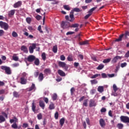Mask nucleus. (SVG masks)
<instances>
[{
    "label": "nucleus",
    "instance_id": "f257e3e1",
    "mask_svg": "<svg viewBox=\"0 0 129 129\" xmlns=\"http://www.w3.org/2000/svg\"><path fill=\"white\" fill-rule=\"evenodd\" d=\"M1 69L4 70L5 71V74H7V75H11V74H12V70L11 69V68L9 67L2 66L1 67Z\"/></svg>",
    "mask_w": 129,
    "mask_h": 129
},
{
    "label": "nucleus",
    "instance_id": "f03ea898",
    "mask_svg": "<svg viewBox=\"0 0 129 129\" xmlns=\"http://www.w3.org/2000/svg\"><path fill=\"white\" fill-rule=\"evenodd\" d=\"M61 27L62 29H68V28H70V23L67 21H62L61 24Z\"/></svg>",
    "mask_w": 129,
    "mask_h": 129
},
{
    "label": "nucleus",
    "instance_id": "7ed1b4c3",
    "mask_svg": "<svg viewBox=\"0 0 129 129\" xmlns=\"http://www.w3.org/2000/svg\"><path fill=\"white\" fill-rule=\"evenodd\" d=\"M0 27L2 29H4L5 31H7L9 29V24L3 21H0Z\"/></svg>",
    "mask_w": 129,
    "mask_h": 129
},
{
    "label": "nucleus",
    "instance_id": "20e7f679",
    "mask_svg": "<svg viewBox=\"0 0 129 129\" xmlns=\"http://www.w3.org/2000/svg\"><path fill=\"white\" fill-rule=\"evenodd\" d=\"M65 19L67 21H69V22H71V23H72L74 22V20H75V17H74V15L70 14V16H66Z\"/></svg>",
    "mask_w": 129,
    "mask_h": 129
},
{
    "label": "nucleus",
    "instance_id": "39448f33",
    "mask_svg": "<svg viewBox=\"0 0 129 129\" xmlns=\"http://www.w3.org/2000/svg\"><path fill=\"white\" fill-rule=\"evenodd\" d=\"M120 119L122 122L124 123H129V117L127 116H121Z\"/></svg>",
    "mask_w": 129,
    "mask_h": 129
},
{
    "label": "nucleus",
    "instance_id": "423d86ee",
    "mask_svg": "<svg viewBox=\"0 0 129 129\" xmlns=\"http://www.w3.org/2000/svg\"><path fill=\"white\" fill-rule=\"evenodd\" d=\"M35 59H36V57L33 55H29L28 57L26 58L27 61L30 62H34Z\"/></svg>",
    "mask_w": 129,
    "mask_h": 129
},
{
    "label": "nucleus",
    "instance_id": "0eeeda50",
    "mask_svg": "<svg viewBox=\"0 0 129 129\" xmlns=\"http://www.w3.org/2000/svg\"><path fill=\"white\" fill-rule=\"evenodd\" d=\"M36 86L35 85V84L32 83L31 86L29 88H28L27 89V90L28 91H32V90H33L34 91H36Z\"/></svg>",
    "mask_w": 129,
    "mask_h": 129
},
{
    "label": "nucleus",
    "instance_id": "6e6552de",
    "mask_svg": "<svg viewBox=\"0 0 129 129\" xmlns=\"http://www.w3.org/2000/svg\"><path fill=\"white\" fill-rule=\"evenodd\" d=\"M22 1H18V2L14 4L13 7L15 9H17L18 8H20V7L22 6Z\"/></svg>",
    "mask_w": 129,
    "mask_h": 129
},
{
    "label": "nucleus",
    "instance_id": "1a4fd4ad",
    "mask_svg": "<svg viewBox=\"0 0 129 129\" xmlns=\"http://www.w3.org/2000/svg\"><path fill=\"white\" fill-rule=\"evenodd\" d=\"M93 106H96V103L93 99H91L89 102V107H93Z\"/></svg>",
    "mask_w": 129,
    "mask_h": 129
},
{
    "label": "nucleus",
    "instance_id": "9d476101",
    "mask_svg": "<svg viewBox=\"0 0 129 129\" xmlns=\"http://www.w3.org/2000/svg\"><path fill=\"white\" fill-rule=\"evenodd\" d=\"M99 123L101 127H104L105 126V121L103 118H101L99 120Z\"/></svg>",
    "mask_w": 129,
    "mask_h": 129
},
{
    "label": "nucleus",
    "instance_id": "9b49d317",
    "mask_svg": "<svg viewBox=\"0 0 129 129\" xmlns=\"http://www.w3.org/2000/svg\"><path fill=\"white\" fill-rule=\"evenodd\" d=\"M13 94L14 97H15V98H20V97L21 96V94L16 91L13 92Z\"/></svg>",
    "mask_w": 129,
    "mask_h": 129
},
{
    "label": "nucleus",
    "instance_id": "f8f14e48",
    "mask_svg": "<svg viewBox=\"0 0 129 129\" xmlns=\"http://www.w3.org/2000/svg\"><path fill=\"white\" fill-rule=\"evenodd\" d=\"M118 59H119L120 60V59H121V56H120L118 55L115 56L112 59V62L113 63H116V62H117V60H118Z\"/></svg>",
    "mask_w": 129,
    "mask_h": 129
},
{
    "label": "nucleus",
    "instance_id": "ddd939ff",
    "mask_svg": "<svg viewBox=\"0 0 129 129\" xmlns=\"http://www.w3.org/2000/svg\"><path fill=\"white\" fill-rule=\"evenodd\" d=\"M57 73L59 74V75H60V76H61L62 77L66 76V74L63 72V71L61 70H58L57 71Z\"/></svg>",
    "mask_w": 129,
    "mask_h": 129
},
{
    "label": "nucleus",
    "instance_id": "4468645a",
    "mask_svg": "<svg viewBox=\"0 0 129 129\" xmlns=\"http://www.w3.org/2000/svg\"><path fill=\"white\" fill-rule=\"evenodd\" d=\"M123 36H124V34H122L119 35V38L115 40V42H121V41H122V38H123Z\"/></svg>",
    "mask_w": 129,
    "mask_h": 129
},
{
    "label": "nucleus",
    "instance_id": "2eb2a0df",
    "mask_svg": "<svg viewBox=\"0 0 129 129\" xmlns=\"http://www.w3.org/2000/svg\"><path fill=\"white\" fill-rule=\"evenodd\" d=\"M21 84H27V78H20Z\"/></svg>",
    "mask_w": 129,
    "mask_h": 129
},
{
    "label": "nucleus",
    "instance_id": "dca6fc26",
    "mask_svg": "<svg viewBox=\"0 0 129 129\" xmlns=\"http://www.w3.org/2000/svg\"><path fill=\"white\" fill-rule=\"evenodd\" d=\"M24 36L28 37V39H33L34 38V36H33L32 35H31V34L29 35V33H28L27 32H25L24 33Z\"/></svg>",
    "mask_w": 129,
    "mask_h": 129
},
{
    "label": "nucleus",
    "instance_id": "f3484780",
    "mask_svg": "<svg viewBox=\"0 0 129 129\" xmlns=\"http://www.w3.org/2000/svg\"><path fill=\"white\" fill-rule=\"evenodd\" d=\"M21 51H23L24 53H28V48H27V46L25 45L21 46Z\"/></svg>",
    "mask_w": 129,
    "mask_h": 129
},
{
    "label": "nucleus",
    "instance_id": "a211bd4d",
    "mask_svg": "<svg viewBox=\"0 0 129 129\" xmlns=\"http://www.w3.org/2000/svg\"><path fill=\"white\" fill-rule=\"evenodd\" d=\"M44 79V74L43 73H39V75L38 76V80L39 81H43V80Z\"/></svg>",
    "mask_w": 129,
    "mask_h": 129
},
{
    "label": "nucleus",
    "instance_id": "6ab92c4d",
    "mask_svg": "<svg viewBox=\"0 0 129 129\" xmlns=\"http://www.w3.org/2000/svg\"><path fill=\"white\" fill-rule=\"evenodd\" d=\"M58 66L59 67H62V68H64V67H66V63L63 61H58Z\"/></svg>",
    "mask_w": 129,
    "mask_h": 129
},
{
    "label": "nucleus",
    "instance_id": "aec40b11",
    "mask_svg": "<svg viewBox=\"0 0 129 129\" xmlns=\"http://www.w3.org/2000/svg\"><path fill=\"white\" fill-rule=\"evenodd\" d=\"M39 106L41 107L42 109H45V103L43 101H39Z\"/></svg>",
    "mask_w": 129,
    "mask_h": 129
},
{
    "label": "nucleus",
    "instance_id": "412c9836",
    "mask_svg": "<svg viewBox=\"0 0 129 129\" xmlns=\"http://www.w3.org/2000/svg\"><path fill=\"white\" fill-rule=\"evenodd\" d=\"M15 13H16V10H12L9 12L8 15L9 17H12L15 15Z\"/></svg>",
    "mask_w": 129,
    "mask_h": 129
},
{
    "label": "nucleus",
    "instance_id": "4be33fe9",
    "mask_svg": "<svg viewBox=\"0 0 129 129\" xmlns=\"http://www.w3.org/2000/svg\"><path fill=\"white\" fill-rule=\"evenodd\" d=\"M65 122V118L62 117L59 120V124L61 126H63L64 123Z\"/></svg>",
    "mask_w": 129,
    "mask_h": 129
},
{
    "label": "nucleus",
    "instance_id": "5701e85b",
    "mask_svg": "<svg viewBox=\"0 0 129 129\" xmlns=\"http://www.w3.org/2000/svg\"><path fill=\"white\" fill-rule=\"evenodd\" d=\"M88 44H89L88 40H85L84 41L79 42V45H80L81 46H82L83 45H88Z\"/></svg>",
    "mask_w": 129,
    "mask_h": 129
},
{
    "label": "nucleus",
    "instance_id": "b1692460",
    "mask_svg": "<svg viewBox=\"0 0 129 129\" xmlns=\"http://www.w3.org/2000/svg\"><path fill=\"white\" fill-rule=\"evenodd\" d=\"M68 61H69L70 62H72L73 61V56L72 54H69V55L67 57Z\"/></svg>",
    "mask_w": 129,
    "mask_h": 129
},
{
    "label": "nucleus",
    "instance_id": "393cba45",
    "mask_svg": "<svg viewBox=\"0 0 129 129\" xmlns=\"http://www.w3.org/2000/svg\"><path fill=\"white\" fill-rule=\"evenodd\" d=\"M49 109H50V110H52V109H55V105L53 102L50 103L49 104Z\"/></svg>",
    "mask_w": 129,
    "mask_h": 129
},
{
    "label": "nucleus",
    "instance_id": "a878e982",
    "mask_svg": "<svg viewBox=\"0 0 129 129\" xmlns=\"http://www.w3.org/2000/svg\"><path fill=\"white\" fill-rule=\"evenodd\" d=\"M34 64L36 66H39V65H40V60H39V58H35V59Z\"/></svg>",
    "mask_w": 129,
    "mask_h": 129
},
{
    "label": "nucleus",
    "instance_id": "bb28decb",
    "mask_svg": "<svg viewBox=\"0 0 129 129\" xmlns=\"http://www.w3.org/2000/svg\"><path fill=\"white\" fill-rule=\"evenodd\" d=\"M45 74H51V70L50 69H45L44 71Z\"/></svg>",
    "mask_w": 129,
    "mask_h": 129
},
{
    "label": "nucleus",
    "instance_id": "cd10ccee",
    "mask_svg": "<svg viewBox=\"0 0 129 129\" xmlns=\"http://www.w3.org/2000/svg\"><path fill=\"white\" fill-rule=\"evenodd\" d=\"M58 51V47L57 45H55L52 48V52L53 53H57V51Z\"/></svg>",
    "mask_w": 129,
    "mask_h": 129
},
{
    "label": "nucleus",
    "instance_id": "c85d7f7f",
    "mask_svg": "<svg viewBox=\"0 0 129 129\" xmlns=\"http://www.w3.org/2000/svg\"><path fill=\"white\" fill-rule=\"evenodd\" d=\"M18 121V118L16 117H14V119H11L10 120V122L13 123V122H17Z\"/></svg>",
    "mask_w": 129,
    "mask_h": 129
},
{
    "label": "nucleus",
    "instance_id": "c756f323",
    "mask_svg": "<svg viewBox=\"0 0 129 129\" xmlns=\"http://www.w3.org/2000/svg\"><path fill=\"white\" fill-rule=\"evenodd\" d=\"M104 68V65L102 64H99L98 67L96 68L97 70H101Z\"/></svg>",
    "mask_w": 129,
    "mask_h": 129
},
{
    "label": "nucleus",
    "instance_id": "7c9ffc66",
    "mask_svg": "<svg viewBox=\"0 0 129 129\" xmlns=\"http://www.w3.org/2000/svg\"><path fill=\"white\" fill-rule=\"evenodd\" d=\"M116 126L119 129H121L123 128V124L119 123L116 125Z\"/></svg>",
    "mask_w": 129,
    "mask_h": 129
},
{
    "label": "nucleus",
    "instance_id": "2f4dec72",
    "mask_svg": "<svg viewBox=\"0 0 129 129\" xmlns=\"http://www.w3.org/2000/svg\"><path fill=\"white\" fill-rule=\"evenodd\" d=\"M12 36L13 37V38H17L18 37V33L16 32V31H13L12 33Z\"/></svg>",
    "mask_w": 129,
    "mask_h": 129
},
{
    "label": "nucleus",
    "instance_id": "473e14b6",
    "mask_svg": "<svg viewBox=\"0 0 129 129\" xmlns=\"http://www.w3.org/2000/svg\"><path fill=\"white\" fill-rule=\"evenodd\" d=\"M63 9L66 11H70V10H71V8H70L69 5H64Z\"/></svg>",
    "mask_w": 129,
    "mask_h": 129
},
{
    "label": "nucleus",
    "instance_id": "72a5a7b5",
    "mask_svg": "<svg viewBox=\"0 0 129 129\" xmlns=\"http://www.w3.org/2000/svg\"><path fill=\"white\" fill-rule=\"evenodd\" d=\"M57 97H58V96L57 95V94L54 93L52 97V100H53V101H55V100L57 99Z\"/></svg>",
    "mask_w": 129,
    "mask_h": 129
},
{
    "label": "nucleus",
    "instance_id": "f704fd0d",
    "mask_svg": "<svg viewBox=\"0 0 129 129\" xmlns=\"http://www.w3.org/2000/svg\"><path fill=\"white\" fill-rule=\"evenodd\" d=\"M99 76H100V74H97L91 76V79H94L95 78H97V77H99Z\"/></svg>",
    "mask_w": 129,
    "mask_h": 129
},
{
    "label": "nucleus",
    "instance_id": "c9c22d12",
    "mask_svg": "<svg viewBox=\"0 0 129 129\" xmlns=\"http://www.w3.org/2000/svg\"><path fill=\"white\" fill-rule=\"evenodd\" d=\"M32 109L33 112H35L36 111V105H35V102H33L32 103Z\"/></svg>",
    "mask_w": 129,
    "mask_h": 129
},
{
    "label": "nucleus",
    "instance_id": "e433bc0d",
    "mask_svg": "<svg viewBox=\"0 0 129 129\" xmlns=\"http://www.w3.org/2000/svg\"><path fill=\"white\" fill-rule=\"evenodd\" d=\"M4 121H6V118L4 116L0 115V122H4Z\"/></svg>",
    "mask_w": 129,
    "mask_h": 129
},
{
    "label": "nucleus",
    "instance_id": "4c0bfd02",
    "mask_svg": "<svg viewBox=\"0 0 129 129\" xmlns=\"http://www.w3.org/2000/svg\"><path fill=\"white\" fill-rule=\"evenodd\" d=\"M98 91L100 92L101 93L103 92V87L102 86H99L98 88Z\"/></svg>",
    "mask_w": 129,
    "mask_h": 129
},
{
    "label": "nucleus",
    "instance_id": "58836bf2",
    "mask_svg": "<svg viewBox=\"0 0 129 129\" xmlns=\"http://www.w3.org/2000/svg\"><path fill=\"white\" fill-rule=\"evenodd\" d=\"M97 9V7H93V8L91 9L89 11H88V14H92L93 11Z\"/></svg>",
    "mask_w": 129,
    "mask_h": 129
},
{
    "label": "nucleus",
    "instance_id": "ea45409f",
    "mask_svg": "<svg viewBox=\"0 0 129 129\" xmlns=\"http://www.w3.org/2000/svg\"><path fill=\"white\" fill-rule=\"evenodd\" d=\"M79 27V24L78 23H75L71 25L70 28H78Z\"/></svg>",
    "mask_w": 129,
    "mask_h": 129
},
{
    "label": "nucleus",
    "instance_id": "a19ab883",
    "mask_svg": "<svg viewBox=\"0 0 129 129\" xmlns=\"http://www.w3.org/2000/svg\"><path fill=\"white\" fill-rule=\"evenodd\" d=\"M41 57H42V60H43V61L46 60V53L45 52H43L42 53Z\"/></svg>",
    "mask_w": 129,
    "mask_h": 129
},
{
    "label": "nucleus",
    "instance_id": "79ce46f5",
    "mask_svg": "<svg viewBox=\"0 0 129 129\" xmlns=\"http://www.w3.org/2000/svg\"><path fill=\"white\" fill-rule=\"evenodd\" d=\"M111 60V58H107L103 60V63H109Z\"/></svg>",
    "mask_w": 129,
    "mask_h": 129
},
{
    "label": "nucleus",
    "instance_id": "37998d69",
    "mask_svg": "<svg viewBox=\"0 0 129 129\" xmlns=\"http://www.w3.org/2000/svg\"><path fill=\"white\" fill-rule=\"evenodd\" d=\"M90 82L91 84H97V83H98V81H97V80H96V79L91 80Z\"/></svg>",
    "mask_w": 129,
    "mask_h": 129
},
{
    "label": "nucleus",
    "instance_id": "c03bdc74",
    "mask_svg": "<svg viewBox=\"0 0 129 129\" xmlns=\"http://www.w3.org/2000/svg\"><path fill=\"white\" fill-rule=\"evenodd\" d=\"M12 128H15V129H17L18 128V125L17 124V123L14 122L12 125Z\"/></svg>",
    "mask_w": 129,
    "mask_h": 129
},
{
    "label": "nucleus",
    "instance_id": "a18cd8bd",
    "mask_svg": "<svg viewBox=\"0 0 129 129\" xmlns=\"http://www.w3.org/2000/svg\"><path fill=\"white\" fill-rule=\"evenodd\" d=\"M15 55L16 54H14V55L13 56V60H14V61H19V57L15 56Z\"/></svg>",
    "mask_w": 129,
    "mask_h": 129
},
{
    "label": "nucleus",
    "instance_id": "49530a36",
    "mask_svg": "<svg viewBox=\"0 0 129 129\" xmlns=\"http://www.w3.org/2000/svg\"><path fill=\"white\" fill-rule=\"evenodd\" d=\"M75 92V88H74V87H72L71 89V95H74Z\"/></svg>",
    "mask_w": 129,
    "mask_h": 129
},
{
    "label": "nucleus",
    "instance_id": "de8ad7c7",
    "mask_svg": "<svg viewBox=\"0 0 129 129\" xmlns=\"http://www.w3.org/2000/svg\"><path fill=\"white\" fill-rule=\"evenodd\" d=\"M39 74H39V71H37L36 72H35L34 73V75L35 78H37V77H38Z\"/></svg>",
    "mask_w": 129,
    "mask_h": 129
},
{
    "label": "nucleus",
    "instance_id": "09e8293b",
    "mask_svg": "<svg viewBox=\"0 0 129 129\" xmlns=\"http://www.w3.org/2000/svg\"><path fill=\"white\" fill-rule=\"evenodd\" d=\"M26 22L28 24H31V22L32 21V19L30 17L26 18Z\"/></svg>",
    "mask_w": 129,
    "mask_h": 129
},
{
    "label": "nucleus",
    "instance_id": "8fccbe9b",
    "mask_svg": "<svg viewBox=\"0 0 129 129\" xmlns=\"http://www.w3.org/2000/svg\"><path fill=\"white\" fill-rule=\"evenodd\" d=\"M54 117L55 119H58L59 118V113L57 111L55 113Z\"/></svg>",
    "mask_w": 129,
    "mask_h": 129
},
{
    "label": "nucleus",
    "instance_id": "3c124183",
    "mask_svg": "<svg viewBox=\"0 0 129 129\" xmlns=\"http://www.w3.org/2000/svg\"><path fill=\"white\" fill-rule=\"evenodd\" d=\"M88 102V99H86L85 100H84V102H83V105L84 106H86V107L87 106V103Z\"/></svg>",
    "mask_w": 129,
    "mask_h": 129
},
{
    "label": "nucleus",
    "instance_id": "603ef678",
    "mask_svg": "<svg viewBox=\"0 0 129 129\" xmlns=\"http://www.w3.org/2000/svg\"><path fill=\"white\" fill-rule=\"evenodd\" d=\"M29 53H30V54H33V53H34V48L31 47V46H29Z\"/></svg>",
    "mask_w": 129,
    "mask_h": 129
},
{
    "label": "nucleus",
    "instance_id": "864d4df0",
    "mask_svg": "<svg viewBox=\"0 0 129 129\" xmlns=\"http://www.w3.org/2000/svg\"><path fill=\"white\" fill-rule=\"evenodd\" d=\"M125 39H127V36H129V32L125 31V33L124 34Z\"/></svg>",
    "mask_w": 129,
    "mask_h": 129
},
{
    "label": "nucleus",
    "instance_id": "5fc2aeb1",
    "mask_svg": "<svg viewBox=\"0 0 129 129\" xmlns=\"http://www.w3.org/2000/svg\"><path fill=\"white\" fill-rule=\"evenodd\" d=\"M35 19H36V20H37V21H40V20L42 19V17L39 15H37L36 17H35Z\"/></svg>",
    "mask_w": 129,
    "mask_h": 129
},
{
    "label": "nucleus",
    "instance_id": "6e6d98bb",
    "mask_svg": "<svg viewBox=\"0 0 129 129\" xmlns=\"http://www.w3.org/2000/svg\"><path fill=\"white\" fill-rule=\"evenodd\" d=\"M74 11L76 12L77 13H79L80 12H82V10H80L79 8H74Z\"/></svg>",
    "mask_w": 129,
    "mask_h": 129
},
{
    "label": "nucleus",
    "instance_id": "4d7b16f0",
    "mask_svg": "<svg viewBox=\"0 0 129 129\" xmlns=\"http://www.w3.org/2000/svg\"><path fill=\"white\" fill-rule=\"evenodd\" d=\"M73 34H75V32L73 31H69L66 33V35L67 36H69V35H73Z\"/></svg>",
    "mask_w": 129,
    "mask_h": 129
},
{
    "label": "nucleus",
    "instance_id": "13d9d810",
    "mask_svg": "<svg viewBox=\"0 0 129 129\" xmlns=\"http://www.w3.org/2000/svg\"><path fill=\"white\" fill-rule=\"evenodd\" d=\"M60 59L61 60V61H64L65 59H66V58L65 57V56H64V55H61L60 56Z\"/></svg>",
    "mask_w": 129,
    "mask_h": 129
},
{
    "label": "nucleus",
    "instance_id": "bf43d9fd",
    "mask_svg": "<svg viewBox=\"0 0 129 129\" xmlns=\"http://www.w3.org/2000/svg\"><path fill=\"white\" fill-rule=\"evenodd\" d=\"M91 15H92V14L91 13H89L87 15H86L84 17L85 20H87V19H88V18H89V17L91 16Z\"/></svg>",
    "mask_w": 129,
    "mask_h": 129
},
{
    "label": "nucleus",
    "instance_id": "052dcab7",
    "mask_svg": "<svg viewBox=\"0 0 129 129\" xmlns=\"http://www.w3.org/2000/svg\"><path fill=\"white\" fill-rule=\"evenodd\" d=\"M113 89L114 92H116V91H117V87H116V85H115V84H114L113 85Z\"/></svg>",
    "mask_w": 129,
    "mask_h": 129
},
{
    "label": "nucleus",
    "instance_id": "680f3d73",
    "mask_svg": "<svg viewBox=\"0 0 129 129\" xmlns=\"http://www.w3.org/2000/svg\"><path fill=\"white\" fill-rule=\"evenodd\" d=\"M42 117H43V116L42 115V114L41 113H39L38 115H37V118L38 119H42Z\"/></svg>",
    "mask_w": 129,
    "mask_h": 129
},
{
    "label": "nucleus",
    "instance_id": "e2e57ef3",
    "mask_svg": "<svg viewBox=\"0 0 129 129\" xmlns=\"http://www.w3.org/2000/svg\"><path fill=\"white\" fill-rule=\"evenodd\" d=\"M5 35V31L0 30V37H2Z\"/></svg>",
    "mask_w": 129,
    "mask_h": 129
},
{
    "label": "nucleus",
    "instance_id": "0e129e2a",
    "mask_svg": "<svg viewBox=\"0 0 129 129\" xmlns=\"http://www.w3.org/2000/svg\"><path fill=\"white\" fill-rule=\"evenodd\" d=\"M38 30L39 31L40 33H41L43 34V30H42L41 25H39L38 27Z\"/></svg>",
    "mask_w": 129,
    "mask_h": 129
},
{
    "label": "nucleus",
    "instance_id": "69168bd1",
    "mask_svg": "<svg viewBox=\"0 0 129 129\" xmlns=\"http://www.w3.org/2000/svg\"><path fill=\"white\" fill-rule=\"evenodd\" d=\"M107 75H106L105 73H102L101 74V76L102 78H107Z\"/></svg>",
    "mask_w": 129,
    "mask_h": 129
},
{
    "label": "nucleus",
    "instance_id": "338daca9",
    "mask_svg": "<svg viewBox=\"0 0 129 129\" xmlns=\"http://www.w3.org/2000/svg\"><path fill=\"white\" fill-rule=\"evenodd\" d=\"M126 65H127V63H126V62L122 63H121V68H123V67H125Z\"/></svg>",
    "mask_w": 129,
    "mask_h": 129
},
{
    "label": "nucleus",
    "instance_id": "774afa93",
    "mask_svg": "<svg viewBox=\"0 0 129 129\" xmlns=\"http://www.w3.org/2000/svg\"><path fill=\"white\" fill-rule=\"evenodd\" d=\"M26 76H27V73H23L22 74V77L21 78H26L27 77H26Z\"/></svg>",
    "mask_w": 129,
    "mask_h": 129
}]
</instances>
